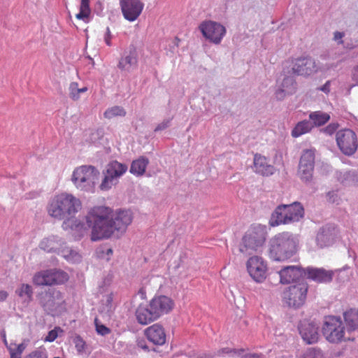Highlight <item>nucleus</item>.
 I'll use <instances>...</instances> for the list:
<instances>
[{"mask_svg": "<svg viewBox=\"0 0 358 358\" xmlns=\"http://www.w3.org/2000/svg\"><path fill=\"white\" fill-rule=\"evenodd\" d=\"M85 220L91 229V240L97 241L110 238L115 231L124 233L132 222L133 214L129 210L114 211L106 206H95L88 210Z\"/></svg>", "mask_w": 358, "mask_h": 358, "instance_id": "obj_1", "label": "nucleus"}, {"mask_svg": "<svg viewBox=\"0 0 358 358\" xmlns=\"http://www.w3.org/2000/svg\"><path fill=\"white\" fill-rule=\"evenodd\" d=\"M174 301L165 295L155 296L148 304L141 303L136 308L135 315L138 322L146 325L172 311Z\"/></svg>", "mask_w": 358, "mask_h": 358, "instance_id": "obj_2", "label": "nucleus"}, {"mask_svg": "<svg viewBox=\"0 0 358 358\" xmlns=\"http://www.w3.org/2000/svg\"><path fill=\"white\" fill-rule=\"evenodd\" d=\"M79 199L71 194L61 193L54 196L48 207V214L59 220L71 218L81 209Z\"/></svg>", "mask_w": 358, "mask_h": 358, "instance_id": "obj_3", "label": "nucleus"}, {"mask_svg": "<svg viewBox=\"0 0 358 358\" xmlns=\"http://www.w3.org/2000/svg\"><path fill=\"white\" fill-rule=\"evenodd\" d=\"M297 239L289 232L280 233L272 239L270 256L275 261H285L296 252Z\"/></svg>", "mask_w": 358, "mask_h": 358, "instance_id": "obj_4", "label": "nucleus"}, {"mask_svg": "<svg viewBox=\"0 0 358 358\" xmlns=\"http://www.w3.org/2000/svg\"><path fill=\"white\" fill-rule=\"evenodd\" d=\"M303 216L304 208L299 202H294L289 205H279L272 215L273 220L271 224L273 227L289 224L299 222Z\"/></svg>", "mask_w": 358, "mask_h": 358, "instance_id": "obj_5", "label": "nucleus"}, {"mask_svg": "<svg viewBox=\"0 0 358 358\" xmlns=\"http://www.w3.org/2000/svg\"><path fill=\"white\" fill-rule=\"evenodd\" d=\"M265 227L260 224L252 225L242 238L240 252L250 254L262 247L266 241Z\"/></svg>", "mask_w": 358, "mask_h": 358, "instance_id": "obj_6", "label": "nucleus"}, {"mask_svg": "<svg viewBox=\"0 0 358 358\" xmlns=\"http://www.w3.org/2000/svg\"><path fill=\"white\" fill-rule=\"evenodd\" d=\"M99 172L92 166H80L73 172L72 182L80 189L87 190L94 187Z\"/></svg>", "mask_w": 358, "mask_h": 358, "instance_id": "obj_7", "label": "nucleus"}, {"mask_svg": "<svg viewBox=\"0 0 358 358\" xmlns=\"http://www.w3.org/2000/svg\"><path fill=\"white\" fill-rule=\"evenodd\" d=\"M322 334L330 343H338L343 341L345 327L341 318L335 316L327 317L322 327Z\"/></svg>", "mask_w": 358, "mask_h": 358, "instance_id": "obj_8", "label": "nucleus"}, {"mask_svg": "<svg viewBox=\"0 0 358 358\" xmlns=\"http://www.w3.org/2000/svg\"><path fill=\"white\" fill-rule=\"evenodd\" d=\"M128 167L126 164L114 160L108 163L103 171L104 178L99 186L103 191L110 189L115 185L118 179L122 176L127 171Z\"/></svg>", "mask_w": 358, "mask_h": 358, "instance_id": "obj_9", "label": "nucleus"}, {"mask_svg": "<svg viewBox=\"0 0 358 358\" xmlns=\"http://www.w3.org/2000/svg\"><path fill=\"white\" fill-rule=\"evenodd\" d=\"M308 285L306 282H301L289 286L283 292V301L289 306L299 308L304 304Z\"/></svg>", "mask_w": 358, "mask_h": 358, "instance_id": "obj_10", "label": "nucleus"}, {"mask_svg": "<svg viewBox=\"0 0 358 358\" xmlns=\"http://www.w3.org/2000/svg\"><path fill=\"white\" fill-rule=\"evenodd\" d=\"M69 275L61 270L48 269L37 272L33 277V282L38 286L61 285L67 282Z\"/></svg>", "mask_w": 358, "mask_h": 358, "instance_id": "obj_11", "label": "nucleus"}, {"mask_svg": "<svg viewBox=\"0 0 358 358\" xmlns=\"http://www.w3.org/2000/svg\"><path fill=\"white\" fill-rule=\"evenodd\" d=\"M336 141L339 150L345 155L351 156L357 150V136L355 132L351 129H345L337 131Z\"/></svg>", "mask_w": 358, "mask_h": 358, "instance_id": "obj_12", "label": "nucleus"}, {"mask_svg": "<svg viewBox=\"0 0 358 358\" xmlns=\"http://www.w3.org/2000/svg\"><path fill=\"white\" fill-rule=\"evenodd\" d=\"M315 161V150H303L299 159L297 174L303 182L313 179Z\"/></svg>", "mask_w": 358, "mask_h": 358, "instance_id": "obj_13", "label": "nucleus"}, {"mask_svg": "<svg viewBox=\"0 0 358 358\" xmlns=\"http://www.w3.org/2000/svg\"><path fill=\"white\" fill-rule=\"evenodd\" d=\"M199 29L203 36L215 44H219L226 34V29L221 24L208 20L199 25Z\"/></svg>", "mask_w": 358, "mask_h": 358, "instance_id": "obj_14", "label": "nucleus"}, {"mask_svg": "<svg viewBox=\"0 0 358 358\" xmlns=\"http://www.w3.org/2000/svg\"><path fill=\"white\" fill-rule=\"evenodd\" d=\"M247 271L250 276L257 282H262L267 275V264L259 256L250 257L246 262Z\"/></svg>", "mask_w": 358, "mask_h": 358, "instance_id": "obj_15", "label": "nucleus"}, {"mask_svg": "<svg viewBox=\"0 0 358 358\" xmlns=\"http://www.w3.org/2000/svg\"><path fill=\"white\" fill-rule=\"evenodd\" d=\"M317 71L315 62L311 57H299L292 61V72L297 76H310Z\"/></svg>", "mask_w": 358, "mask_h": 358, "instance_id": "obj_16", "label": "nucleus"}, {"mask_svg": "<svg viewBox=\"0 0 358 358\" xmlns=\"http://www.w3.org/2000/svg\"><path fill=\"white\" fill-rule=\"evenodd\" d=\"M120 5L124 17L129 22L135 21L144 7L140 0H120Z\"/></svg>", "mask_w": 358, "mask_h": 358, "instance_id": "obj_17", "label": "nucleus"}, {"mask_svg": "<svg viewBox=\"0 0 358 358\" xmlns=\"http://www.w3.org/2000/svg\"><path fill=\"white\" fill-rule=\"evenodd\" d=\"M60 244L55 237H49L44 238L40 243V248L48 252H57L61 254L67 260H72L73 259H77L80 257L79 255L71 249L60 250L58 246Z\"/></svg>", "mask_w": 358, "mask_h": 358, "instance_id": "obj_18", "label": "nucleus"}, {"mask_svg": "<svg viewBox=\"0 0 358 358\" xmlns=\"http://www.w3.org/2000/svg\"><path fill=\"white\" fill-rule=\"evenodd\" d=\"M299 334L302 339L307 344H313L319 339L318 327L313 322L308 320L301 321L299 325Z\"/></svg>", "mask_w": 358, "mask_h": 358, "instance_id": "obj_19", "label": "nucleus"}, {"mask_svg": "<svg viewBox=\"0 0 358 358\" xmlns=\"http://www.w3.org/2000/svg\"><path fill=\"white\" fill-rule=\"evenodd\" d=\"M147 339L155 345H163L166 341V334L164 327L159 323H155L144 330Z\"/></svg>", "mask_w": 358, "mask_h": 358, "instance_id": "obj_20", "label": "nucleus"}, {"mask_svg": "<svg viewBox=\"0 0 358 358\" xmlns=\"http://www.w3.org/2000/svg\"><path fill=\"white\" fill-rule=\"evenodd\" d=\"M304 276L317 283H328L332 280L334 272L323 268L308 267L304 268Z\"/></svg>", "mask_w": 358, "mask_h": 358, "instance_id": "obj_21", "label": "nucleus"}, {"mask_svg": "<svg viewBox=\"0 0 358 358\" xmlns=\"http://www.w3.org/2000/svg\"><path fill=\"white\" fill-rule=\"evenodd\" d=\"M87 224H88L87 223ZM89 225L86 224L78 219L73 217L65 219L62 224V228L64 230H70L76 238H80L88 232Z\"/></svg>", "mask_w": 358, "mask_h": 358, "instance_id": "obj_22", "label": "nucleus"}, {"mask_svg": "<svg viewBox=\"0 0 358 358\" xmlns=\"http://www.w3.org/2000/svg\"><path fill=\"white\" fill-rule=\"evenodd\" d=\"M280 280L282 284H289L304 275V268L299 266H288L279 271Z\"/></svg>", "mask_w": 358, "mask_h": 358, "instance_id": "obj_23", "label": "nucleus"}, {"mask_svg": "<svg viewBox=\"0 0 358 358\" xmlns=\"http://www.w3.org/2000/svg\"><path fill=\"white\" fill-rule=\"evenodd\" d=\"M255 171L264 176H268L274 173L275 168L268 164V159L260 154L254 156Z\"/></svg>", "mask_w": 358, "mask_h": 358, "instance_id": "obj_24", "label": "nucleus"}, {"mask_svg": "<svg viewBox=\"0 0 358 358\" xmlns=\"http://www.w3.org/2000/svg\"><path fill=\"white\" fill-rule=\"evenodd\" d=\"M1 336L4 345L6 346L8 350L10 358H22V355L26 348L25 344H15L13 343L8 344L5 331H1Z\"/></svg>", "mask_w": 358, "mask_h": 358, "instance_id": "obj_25", "label": "nucleus"}, {"mask_svg": "<svg viewBox=\"0 0 358 358\" xmlns=\"http://www.w3.org/2000/svg\"><path fill=\"white\" fill-rule=\"evenodd\" d=\"M296 90V82L292 77L285 78L281 84V88L276 92V97L282 99L286 94H292Z\"/></svg>", "mask_w": 358, "mask_h": 358, "instance_id": "obj_26", "label": "nucleus"}, {"mask_svg": "<svg viewBox=\"0 0 358 358\" xmlns=\"http://www.w3.org/2000/svg\"><path fill=\"white\" fill-rule=\"evenodd\" d=\"M149 159L145 157H140L134 160L130 166V173L136 176H142L145 173Z\"/></svg>", "mask_w": 358, "mask_h": 358, "instance_id": "obj_27", "label": "nucleus"}, {"mask_svg": "<svg viewBox=\"0 0 358 358\" xmlns=\"http://www.w3.org/2000/svg\"><path fill=\"white\" fill-rule=\"evenodd\" d=\"M309 119L311 121L310 122L313 125V127H320L325 124L330 120V115L327 113L317 110L310 113L309 115Z\"/></svg>", "mask_w": 358, "mask_h": 358, "instance_id": "obj_28", "label": "nucleus"}, {"mask_svg": "<svg viewBox=\"0 0 358 358\" xmlns=\"http://www.w3.org/2000/svg\"><path fill=\"white\" fill-rule=\"evenodd\" d=\"M15 294L24 302L29 303L33 299L32 287L26 283H22L16 289Z\"/></svg>", "mask_w": 358, "mask_h": 358, "instance_id": "obj_29", "label": "nucleus"}, {"mask_svg": "<svg viewBox=\"0 0 358 358\" xmlns=\"http://www.w3.org/2000/svg\"><path fill=\"white\" fill-rule=\"evenodd\" d=\"M313 128V125L310 121L303 120L298 122L292 131V136L297 138L303 134L308 133Z\"/></svg>", "mask_w": 358, "mask_h": 358, "instance_id": "obj_30", "label": "nucleus"}, {"mask_svg": "<svg viewBox=\"0 0 358 358\" xmlns=\"http://www.w3.org/2000/svg\"><path fill=\"white\" fill-rule=\"evenodd\" d=\"M345 323L350 330L358 329V310L350 309L344 313Z\"/></svg>", "mask_w": 358, "mask_h": 358, "instance_id": "obj_31", "label": "nucleus"}, {"mask_svg": "<svg viewBox=\"0 0 358 358\" xmlns=\"http://www.w3.org/2000/svg\"><path fill=\"white\" fill-rule=\"evenodd\" d=\"M68 90L70 99L73 101H78L80 99V94L86 92L88 88L85 86L80 88L77 82H71Z\"/></svg>", "mask_w": 358, "mask_h": 358, "instance_id": "obj_32", "label": "nucleus"}, {"mask_svg": "<svg viewBox=\"0 0 358 358\" xmlns=\"http://www.w3.org/2000/svg\"><path fill=\"white\" fill-rule=\"evenodd\" d=\"M136 62V57L131 55H126L120 60L118 67L122 71H129Z\"/></svg>", "mask_w": 358, "mask_h": 358, "instance_id": "obj_33", "label": "nucleus"}, {"mask_svg": "<svg viewBox=\"0 0 358 358\" xmlns=\"http://www.w3.org/2000/svg\"><path fill=\"white\" fill-rule=\"evenodd\" d=\"M89 2L90 0H81L80 11L76 15L77 19L84 21H86L88 19L91 13Z\"/></svg>", "mask_w": 358, "mask_h": 358, "instance_id": "obj_34", "label": "nucleus"}, {"mask_svg": "<svg viewBox=\"0 0 358 358\" xmlns=\"http://www.w3.org/2000/svg\"><path fill=\"white\" fill-rule=\"evenodd\" d=\"M126 115V112L122 107L120 106H113L111 108H108L103 113L104 117L107 119H112L117 116H124Z\"/></svg>", "mask_w": 358, "mask_h": 358, "instance_id": "obj_35", "label": "nucleus"}, {"mask_svg": "<svg viewBox=\"0 0 358 358\" xmlns=\"http://www.w3.org/2000/svg\"><path fill=\"white\" fill-rule=\"evenodd\" d=\"M297 358H324L322 351L316 348H308L301 353Z\"/></svg>", "mask_w": 358, "mask_h": 358, "instance_id": "obj_36", "label": "nucleus"}, {"mask_svg": "<svg viewBox=\"0 0 358 358\" xmlns=\"http://www.w3.org/2000/svg\"><path fill=\"white\" fill-rule=\"evenodd\" d=\"M94 324L96 327V331L97 334L99 335L106 336L109 334L111 331L109 328L102 324L97 317H96L94 320Z\"/></svg>", "mask_w": 358, "mask_h": 358, "instance_id": "obj_37", "label": "nucleus"}, {"mask_svg": "<svg viewBox=\"0 0 358 358\" xmlns=\"http://www.w3.org/2000/svg\"><path fill=\"white\" fill-rule=\"evenodd\" d=\"M24 358H48V356L44 350H36L27 355Z\"/></svg>", "mask_w": 358, "mask_h": 358, "instance_id": "obj_38", "label": "nucleus"}, {"mask_svg": "<svg viewBox=\"0 0 358 358\" xmlns=\"http://www.w3.org/2000/svg\"><path fill=\"white\" fill-rule=\"evenodd\" d=\"M58 331H62V329L60 327H55L54 329L48 332V336L45 337V341H48V342L54 341L58 336V334H57Z\"/></svg>", "mask_w": 358, "mask_h": 358, "instance_id": "obj_39", "label": "nucleus"}, {"mask_svg": "<svg viewBox=\"0 0 358 358\" xmlns=\"http://www.w3.org/2000/svg\"><path fill=\"white\" fill-rule=\"evenodd\" d=\"M338 123H331L325 127L324 132L327 134L331 135L338 129Z\"/></svg>", "mask_w": 358, "mask_h": 358, "instance_id": "obj_40", "label": "nucleus"}, {"mask_svg": "<svg viewBox=\"0 0 358 358\" xmlns=\"http://www.w3.org/2000/svg\"><path fill=\"white\" fill-rule=\"evenodd\" d=\"M137 347L145 352H149L150 348L144 339H138L136 343Z\"/></svg>", "mask_w": 358, "mask_h": 358, "instance_id": "obj_41", "label": "nucleus"}, {"mask_svg": "<svg viewBox=\"0 0 358 358\" xmlns=\"http://www.w3.org/2000/svg\"><path fill=\"white\" fill-rule=\"evenodd\" d=\"M104 40L107 45L110 46L111 45V33L109 29V28H107L106 33L104 37Z\"/></svg>", "mask_w": 358, "mask_h": 358, "instance_id": "obj_42", "label": "nucleus"}, {"mask_svg": "<svg viewBox=\"0 0 358 358\" xmlns=\"http://www.w3.org/2000/svg\"><path fill=\"white\" fill-rule=\"evenodd\" d=\"M319 90L325 93H329L330 91V81H327L325 84L323 86H322Z\"/></svg>", "mask_w": 358, "mask_h": 358, "instance_id": "obj_43", "label": "nucleus"}, {"mask_svg": "<svg viewBox=\"0 0 358 358\" xmlns=\"http://www.w3.org/2000/svg\"><path fill=\"white\" fill-rule=\"evenodd\" d=\"M169 124V121L167 120L166 122H164L161 124H159L155 129V131L162 130L166 129Z\"/></svg>", "mask_w": 358, "mask_h": 358, "instance_id": "obj_44", "label": "nucleus"}, {"mask_svg": "<svg viewBox=\"0 0 358 358\" xmlns=\"http://www.w3.org/2000/svg\"><path fill=\"white\" fill-rule=\"evenodd\" d=\"M8 296V293L5 290H0V302L4 301Z\"/></svg>", "mask_w": 358, "mask_h": 358, "instance_id": "obj_45", "label": "nucleus"}, {"mask_svg": "<svg viewBox=\"0 0 358 358\" xmlns=\"http://www.w3.org/2000/svg\"><path fill=\"white\" fill-rule=\"evenodd\" d=\"M344 36V34L339 31H336L334 33V39L336 40H341Z\"/></svg>", "mask_w": 358, "mask_h": 358, "instance_id": "obj_46", "label": "nucleus"}, {"mask_svg": "<svg viewBox=\"0 0 358 358\" xmlns=\"http://www.w3.org/2000/svg\"><path fill=\"white\" fill-rule=\"evenodd\" d=\"M43 306L46 308H48V310H53L55 307V304L51 303H45V304H43Z\"/></svg>", "mask_w": 358, "mask_h": 358, "instance_id": "obj_47", "label": "nucleus"}, {"mask_svg": "<svg viewBox=\"0 0 358 358\" xmlns=\"http://www.w3.org/2000/svg\"><path fill=\"white\" fill-rule=\"evenodd\" d=\"M57 296L61 298V299H62V294L59 292H57Z\"/></svg>", "mask_w": 358, "mask_h": 358, "instance_id": "obj_48", "label": "nucleus"}, {"mask_svg": "<svg viewBox=\"0 0 358 358\" xmlns=\"http://www.w3.org/2000/svg\"><path fill=\"white\" fill-rule=\"evenodd\" d=\"M250 358H260V357L258 355H254L250 356Z\"/></svg>", "mask_w": 358, "mask_h": 358, "instance_id": "obj_49", "label": "nucleus"}, {"mask_svg": "<svg viewBox=\"0 0 358 358\" xmlns=\"http://www.w3.org/2000/svg\"><path fill=\"white\" fill-rule=\"evenodd\" d=\"M112 252H113V251H112V250H111V249H108V254H109V253H112Z\"/></svg>", "mask_w": 358, "mask_h": 358, "instance_id": "obj_50", "label": "nucleus"}, {"mask_svg": "<svg viewBox=\"0 0 358 358\" xmlns=\"http://www.w3.org/2000/svg\"><path fill=\"white\" fill-rule=\"evenodd\" d=\"M223 352L228 353L229 351L227 349H224Z\"/></svg>", "mask_w": 358, "mask_h": 358, "instance_id": "obj_51", "label": "nucleus"}, {"mask_svg": "<svg viewBox=\"0 0 358 358\" xmlns=\"http://www.w3.org/2000/svg\"><path fill=\"white\" fill-rule=\"evenodd\" d=\"M80 343H82V348H83V346H84V345H85V343H84L83 341L80 340Z\"/></svg>", "mask_w": 358, "mask_h": 358, "instance_id": "obj_52", "label": "nucleus"}, {"mask_svg": "<svg viewBox=\"0 0 358 358\" xmlns=\"http://www.w3.org/2000/svg\"><path fill=\"white\" fill-rule=\"evenodd\" d=\"M356 70H357V71H358V66L356 67Z\"/></svg>", "mask_w": 358, "mask_h": 358, "instance_id": "obj_53", "label": "nucleus"}, {"mask_svg": "<svg viewBox=\"0 0 358 358\" xmlns=\"http://www.w3.org/2000/svg\"><path fill=\"white\" fill-rule=\"evenodd\" d=\"M54 358H59V357H54Z\"/></svg>", "mask_w": 358, "mask_h": 358, "instance_id": "obj_54", "label": "nucleus"}]
</instances>
